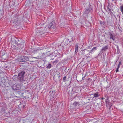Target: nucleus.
<instances>
[{
    "label": "nucleus",
    "instance_id": "9d476101",
    "mask_svg": "<svg viewBox=\"0 0 123 123\" xmlns=\"http://www.w3.org/2000/svg\"><path fill=\"white\" fill-rule=\"evenodd\" d=\"M51 65L50 64H48V66H47L46 67V68H50L51 67Z\"/></svg>",
    "mask_w": 123,
    "mask_h": 123
},
{
    "label": "nucleus",
    "instance_id": "1a4fd4ad",
    "mask_svg": "<svg viewBox=\"0 0 123 123\" xmlns=\"http://www.w3.org/2000/svg\"><path fill=\"white\" fill-rule=\"evenodd\" d=\"M97 50V47H94L92 48V49H91V51H90L89 52H92L93 50Z\"/></svg>",
    "mask_w": 123,
    "mask_h": 123
},
{
    "label": "nucleus",
    "instance_id": "ddd939ff",
    "mask_svg": "<svg viewBox=\"0 0 123 123\" xmlns=\"http://www.w3.org/2000/svg\"><path fill=\"white\" fill-rule=\"evenodd\" d=\"M110 38L112 40H114V39L113 38V35L111 34H110Z\"/></svg>",
    "mask_w": 123,
    "mask_h": 123
},
{
    "label": "nucleus",
    "instance_id": "dca6fc26",
    "mask_svg": "<svg viewBox=\"0 0 123 123\" xmlns=\"http://www.w3.org/2000/svg\"><path fill=\"white\" fill-rule=\"evenodd\" d=\"M118 71H119V69L117 68H116V72H118Z\"/></svg>",
    "mask_w": 123,
    "mask_h": 123
},
{
    "label": "nucleus",
    "instance_id": "f8f14e48",
    "mask_svg": "<svg viewBox=\"0 0 123 123\" xmlns=\"http://www.w3.org/2000/svg\"><path fill=\"white\" fill-rule=\"evenodd\" d=\"M120 9L121 12L123 13V5L122 6H120Z\"/></svg>",
    "mask_w": 123,
    "mask_h": 123
},
{
    "label": "nucleus",
    "instance_id": "f03ea898",
    "mask_svg": "<svg viewBox=\"0 0 123 123\" xmlns=\"http://www.w3.org/2000/svg\"><path fill=\"white\" fill-rule=\"evenodd\" d=\"M29 58L28 57L26 56H23L20 57L17 59L16 60L19 62L27 61L29 60Z\"/></svg>",
    "mask_w": 123,
    "mask_h": 123
},
{
    "label": "nucleus",
    "instance_id": "b1692460",
    "mask_svg": "<svg viewBox=\"0 0 123 123\" xmlns=\"http://www.w3.org/2000/svg\"><path fill=\"white\" fill-rule=\"evenodd\" d=\"M50 25H51V24H51V23H50Z\"/></svg>",
    "mask_w": 123,
    "mask_h": 123
},
{
    "label": "nucleus",
    "instance_id": "aec40b11",
    "mask_svg": "<svg viewBox=\"0 0 123 123\" xmlns=\"http://www.w3.org/2000/svg\"><path fill=\"white\" fill-rule=\"evenodd\" d=\"M108 10L109 11H111V9L110 8H108Z\"/></svg>",
    "mask_w": 123,
    "mask_h": 123
},
{
    "label": "nucleus",
    "instance_id": "6e6552de",
    "mask_svg": "<svg viewBox=\"0 0 123 123\" xmlns=\"http://www.w3.org/2000/svg\"><path fill=\"white\" fill-rule=\"evenodd\" d=\"M108 47L107 46H105V47H103L102 49V51H105L107 49H108Z\"/></svg>",
    "mask_w": 123,
    "mask_h": 123
},
{
    "label": "nucleus",
    "instance_id": "4468645a",
    "mask_svg": "<svg viewBox=\"0 0 123 123\" xmlns=\"http://www.w3.org/2000/svg\"><path fill=\"white\" fill-rule=\"evenodd\" d=\"M98 93H97L94 94V97H98Z\"/></svg>",
    "mask_w": 123,
    "mask_h": 123
},
{
    "label": "nucleus",
    "instance_id": "f257e3e1",
    "mask_svg": "<svg viewBox=\"0 0 123 123\" xmlns=\"http://www.w3.org/2000/svg\"><path fill=\"white\" fill-rule=\"evenodd\" d=\"M55 91H51L49 92V98L50 100L53 98H55L56 97L55 95Z\"/></svg>",
    "mask_w": 123,
    "mask_h": 123
},
{
    "label": "nucleus",
    "instance_id": "f3484780",
    "mask_svg": "<svg viewBox=\"0 0 123 123\" xmlns=\"http://www.w3.org/2000/svg\"><path fill=\"white\" fill-rule=\"evenodd\" d=\"M66 79V77L65 76L63 77V80H65Z\"/></svg>",
    "mask_w": 123,
    "mask_h": 123
},
{
    "label": "nucleus",
    "instance_id": "423d86ee",
    "mask_svg": "<svg viewBox=\"0 0 123 123\" xmlns=\"http://www.w3.org/2000/svg\"><path fill=\"white\" fill-rule=\"evenodd\" d=\"M4 13V12L3 8L0 9V18H1L2 17Z\"/></svg>",
    "mask_w": 123,
    "mask_h": 123
},
{
    "label": "nucleus",
    "instance_id": "0eeeda50",
    "mask_svg": "<svg viewBox=\"0 0 123 123\" xmlns=\"http://www.w3.org/2000/svg\"><path fill=\"white\" fill-rule=\"evenodd\" d=\"M73 104L75 106H79L81 105V104H80V103L79 102H74Z\"/></svg>",
    "mask_w": 123,
    "mask_h": 123
},
{
    "label": "nucleus",
    "instance_id": "6ab92c4d",
    "mask_svg": "<svg viewBox=\"0 0 123 123\" xmlns=\"http://www.w3.org/2000/svg\"><path fill=\"white\" fill-rule=\"evenodd\" d=\"M121 64V62L120 61V62H119L118 64L119 65H120V66Z\"/></svg>",
    "mask_w": 123,
    "mask_h": 123
},
{
    "label": "nucleus",
    "instance_id": "2eb2a0df",
    "mask_svg": "<svg viewBox=\"0 0 123 123\" xmlns=\"http://www.w3.org/2000/svg\"><path fill=\"white\" fill-rule=\"evenodd\" d=\"M1 80L2 81V83H4V82H5V80L3 78Z\"/></svg>",
    "mask_w": 123,
    "mask_h": 123
},
{
    "label": "nucleus",
    "instance_id": "20e7f679",
    "mask_svg": "<svg viewBox=\"0 0 123 123\" xmlns=\"http://www.w3.org/2000/svg\"><path fill=\"white\" fill-rule=\"evenodd\" d=\"M12 88L13 90H18L20 89V86L18 84H15L13 85Z\"/></svg>",
    "mask_w": 123,
    "mask_h": 123
},
{
    "label": "nucleus",
    "instance_id": "5701e85b",
    "mask_svg": "<svg viewBox=\"0 0 123 123\" xmlns=\"http://www.w3.org/2000/svg\"><path fill=\"white\" fill-rule=\"evenodd\" d=\"M25 107L24 105H23V107Z\"/></svg>",
    "mask_w": 123,
    "mask_h": 123
},
{
    "label": "nucleus",
    "instance_id": "412c9836",
    "mask_svg": "<svg viewBox=\"0 0 123 123\" xmlns=\"http://www.w3.org/2000/svg\"><path fill=\"white\" fill-rule=\"evenodd\" d=\"M113 1L116 2L117 0H112Z\"/></svg>",
    "mask_w": 123,
    "mask_h": 123
},
{
    "label": "nucleus",
    "instance_id": "7ed1b4c3",
    "mask_svg": "<svg viewBox=\"0 0 123 123\" xmlns=\"http://www.w3.org/2000/svg\"><path fill=\"white\" fill-rule=\"evenodd\" d=\"M25 74V72L24 71L20 72L18 74V77L19 79L21 80H23L24 77V75Z\"/></svg>",
    "mask_w": 123,
    "mask_h": 123
},
{
    "label": "nucleus",
    "instance_id": "a211bd4d",
    "mask_svg": "<svg viewBox=\"0 0 123 123\" xmlns=\"http://www.w3.org/2000/svg\"><path fill=\"white\" fill-rule=\"evenodd\" d=\"M120 66L119 65V64H118L117 68H118V69H119V68H120Z\"/></svg>",
    "mask_w": 123,
    "mask_h": 123
},
{
    "label": "nucleus",
    "instance_id": "4be33fe9",
    "mask_svg": "<svg viewBox=\"0 0 123 123\" xmlns=\"http://www.w3.org/2000/svg\"><path fill=\"white\" fill-rule=\"evenodd\" d=\"M5 67H7V65H6V64L5 66H4Z\"/></svg>",
    "mask_w": 123,
    "mask_h": 123
},
{
    "label": "nucleus",
    "instance_id": "39448f33",
    "mask_svg": "<svg viewBox=\"0 0 123 123\" xmlns=\"http://www.w3.org/2000/svg\"><path fill=\"white\" fill-rule=\"evenodd\" d=\"M18 42L15 41V44H17V46H18L17 47L22 48L23 46H22V44L20 43V42L19 40H18Z\"/></svg>",
    "mask_w": 123,
    "mask_h": 123
},
{
    "label": "nucleus",
    "instance_id": "9b49d317",
    "mask_svg": "<svg viewBox=\"0 0 123 123\" xmlns=\"http://www.w3.org/2000/svg\"><path fill=\"white\" fill-rule=\"evenodd\" d=\"M78 46L77 45L75 48V53H77L78 52Z\"/></svg>",
    "mask_w": 123,
    "mask_h": 123
}]
</instances>
